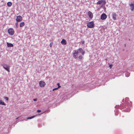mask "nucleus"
I'll list each match as a JSON object with an SVG mask.
<instances>
[{
  "mask_svg": "<svg viewBox=\"0 0 134 134\" xmlns=\"http://www.w3.org/2000/svg\"><path fill=\"white\" fill-rule=\"evenodd\" d=\"M125 104L127 106H127L125 107V108H128L132 106V103L129 100V98L126 97L125 98Z\"/></svg>",
  "mask_w": 134,
  "mask_h": 134,
  "instance_id": "f257e3e1",
  "label": "nucleus"
},
{
  "mask_svg": "<svg viewBox=\"0 0 134 134\" xmlns=\"http://www.w3.org/2000/svg\"><path fill=\"white\" fill-rule=\"evenodd\" d=\"M87 26L88 27L92 28L94 27V24L93 21H91L88 23Z\"/></svg>",
  "mask_w": 134,
  "mask_h": 134,
  "instance_id": "f03ea898",
  "label": "nucleus"
},
{
  "mask_svg": "<svg viewBox=\"0 0 134 134\" xmlns=\"http://www.w3.org/2000/svg\"><path fill=\"white\" fill-rule=\"evenodd\" d=\"M8 32L9 35H12L14 34V31L13 28H10L8 30Z\"/></svg>",
  "mask_w": 134,
  "mask_h": 134,
  "instance_id": "7ed1b4c3",
  "label": "nucleus"
},
{
  "mask_svg": "<svg viewBox=\"0 0 134 134\" xmlns=\"http://www.w3.org/2000/svg\"><path fill=\"white\" fill-rule=\"evenodd\" d=\"M107 17V15L105 13H103L101 15L100 19L102 20H104L106 19Z\"/></svg>",
  "mask_w": 134,
  "mask_h": 134,
  "instance_id": "20e7f679",
  "label": "nucleus"
},
{
  "mask_svg": "<svg viewBox=\"0 0 134 134\" xmlns=\"http://www.w3.org/2000/svg\"><path fill=\"white\" fill-rule=\"evenodd\" d=\"M40 86L41 87H44L46 85L45 82L42 81H40L39 82Z\"/></svg>",
  "mask_w": 134,
  "mask_h": 134,
  "instance_id": "39448f33",
  "label": "nucleus"
},
{
  "mask_svg": "<svg viewBox=\"0 0 134 134\" xmlns=\"http://www.w3.org/2000/svg\"><path fill=\"white\" fill-rule=\"evenodd\" d=\"M112 16L113 19L114 20H116V17L117 15L115 13H113L112 14Z\"/></svg>",
  "mask_w": 134,
  "mask_h": 134,
  "instance_id": "423d86ee",
  "label": "nucleus"
},
{
  "mask_svg": "<svg viewBox=\"0 0 134 134\" xmlns=\"http://www.w3.org/2000/svg\"><path fill=\"white\" fill-rule=\"evenodd\" d=\"M22 19V17L20 16H17L16 20L17 22H19L21 21Z\"/></svg>",
  "mask_w": 134,
  "mask_h": 134,
  "instance_id": "0eeeda50",
  "label": "nucleus"
},
{
  "mask_svg": "<svg viewBox=\"0 0 134 134\" xmlns=\"http://www.w3.org/2000/svg\"><path fill=\"white\" fill-rule=\"evenodd\" d=\"M3 67L5 69L7 70L8 71V72H10L9 66H8L7 65H5L3 66Z\"/></svg>",
  "mask_w": 134,
  "mask_h": 134,
  "instance_id": "6e6552de",
  "label": "nucleus"
},
{
  "mask_svg": "<svg viewBox=\"0 0 134 134\" xmlns=\"http://www.w3.org/2000/svg\"><path fill=\"white\" fill-rule=\"evenodd\" d=\"M105 1L103 0H101L98 1L97 3V4H100L102 3H103V4H105Z\"/></svg>",
  "mask_w": 134,
  "mask_h": 134,
  "instance_id": "1a4fd4ad",
  "label": "nucleus"
},
{
  "mask_svg": "<svg viewBox=\"0 0 134 134\" xmlns=\"http://www.w3.org/2000/svg\"><path fill=\"white\" fill-rule=\"evenodd\" d=\"M88 14L89 16V17L91 19V18H92L93 17V15L91 12L90 11H89L88 12Z\"/></svg>",
  "mask_w": 134,
  "mask_h": 134,
  "instance_id": "9d476101",
  "label": "nucleus"
},
{
  "mask_svg": "<svg viewBox=\"0 0 134 134\" xmlns=\"http://www.w3.org/2000/svg\"><path fill=\"white\" fill-rule=\"evenodd\" d=\"M129 5L131 7V10L133 11L134 9V3H131Z\"/></svg>",
  "mask_w": 134,
  "mask_h": 134,
  "instance_id": "9b49d317",
  "label": "nucleus"
},
{
  "mask_svg": "<svg viewBox=\"0 0 134 134\" xmlns=\"http://www.w3.org/2000/svg\"><path fill=\"white\" fill-rule=\"evenodd\" d=\"M61 43L63 45H66V41L64 39H63L61 42Z\"/></svg>",
  "mask_w": 134,
  "mask_h": 134,
  "instance_id": "f8f14e48",
  "label": "nucleus"
},
{
  "mask_svg": "<svg viewBox=\"0 0 134 134\" xmlns=\"http://www.w3.org/2000/svg\"><path fill=\"white\" fill-rule=\"evenodd\" d=\"M7 44L8 47H13V44L11 43L7 42Z\"/></svg>",
  "mask_w": 134,
  "mask_h": 134,
  "instance_id": "ddd939ff",
  "label": "nucleus"
},
{
  "mask_svg": "<svg viewBox=\"0 0 134 134\" xmlns=\"http://www.w3.org/2000/svg\"><path fill=\"white\" fill-rule=\"evenodd\" d=\"M25 25V23L24 22H21L20 24V27H23Z\"/></svg>",
  "mask_w": 134,
  "mask_h": 134,
  "instance_id": "4468645a",
  "label": "nucleus"
},
{
  "mask_svg": "<svg viewBox=\"0 0 134 134\" xmlns=\"http://www.w3.org/2000/svg\"><path fill=\"white\" fill-rule=\"evenodd\" d=\"M12 3L11 2H8L7 3V5L9 7L11 6L12 5Z\"/></svg>",
  "mask_w": 134,
  "mask_h": 134,
  "instance_id": "2eb2a0df",
  "label": "nucleus"
},
{
  "mask_svg": "<svg viewBox=\"0 0 134 134\" xmlns=\"http://www.w3.org/2000/svg\"><path fill=\"white\" fill-rule=\"evenodd\" d=\"M77 51H78V53H81L83 51V49L82 48H79L77 50Z\"/></svg>",
  "mask_w": 134,
  "mask_h": 134,
  "instance_id": "dca6fc26",
  "label": "nucleus"
},
{
  "mask_svg": "<svg viewBox=\"0 0 134 134\" xmlns=\"http://www.w3.org/2000/svg\"><path fill=\"white\" fill-rule=\"evenodd\" d=\"M0 104H1L3 105H5V104L4 102H3L2 101L0 100Z\"/></svg>",
  "mask_w": 134,
  "mask_h": 134,
  "instance_id": "f3484780",
  "label": "nucleus"
},
{
  "mask_svg": "<svg viewBox=\"0 0 134 134\" xmlns=\"http://www.w3.org/2000/svg\"><path fill=\"white\" fill-rule=\"evenodd\" d=\"M76 55H76L75 54V52L74 53H73V57L75 59H76L77 58V57Z\"/></svg>",
  "mask_w": 134,
  "mask_h": 134,
  "instance_id": "a211bd4d",
  "label": "nucleus"
},
{
  "mask_svg": "<svg viewBox=\"0 0 134 134\" xmlns=\"http://www.w3.org/2000/svg\"><path fill=\"white\" fill-rule=\"evenodd\" d=\"M60 87H61V86H58V87L53 89V90H52V91H54L55 90H57L58 88H60Z\"/></svg>",
  "mask_w": 134,
  "mask_h": 134,
  "instance_id": "6ab92c4d",
  "label": "nucleus"
},
{
  "mask_svg": "<svg viewBox=\"0 0 134 134\" xmlns=\"http://www.w3.org/2000/svg\"><path fill=\"white\" fill-rule=\"evenodd\" d=\"M35 116H31V117H29V118H27V119H32V118H34L35 117Z\"/></svg>",
  "mask_w": 134,
  "mask_h": 134,
  "instance_id": "aec40b11",
  "label": "nucleus"
},
{
  "mask_svg": "<svg viewBox=\"0 0 134 134\" xmlns=\"http://www.w3.org/2000/svg\"><path fill=\"white\" fill-rule=\"evenodd\" d=\"M15 25L16 27V28H18V22L15 23Z\"/></svg>",
  "mask_w": 134,
  "mask_h": 134,
  "instance_id": "412c9836",
  "label": "nucleus"
},
{
  "mask_svg": "<svg viewBox=\"0 0 134 134\" xmlns=\"http://www.w3.org/2000/svg\"><path fill=\"white\" fill-rule=\"evenodd\" d=\"M53 43L52 42L51 43H50V44H49V46L51 47H52V46H53Z\"/></svg>",
  "mask_w": 134,
  "mask_h": 134,
  "instance_id": "4be33fe9",
  "label": "nucleus"
},
{
  "mask_svg": "<svg viewBox=\"0 0 134 134\" xmlns=\"http://www.w3.org/2000/svg\"><path fill=\"white\" fill-rule=\"evenodd\" d=\"M75 54L76 55H77L78 54V53H79L78 51H77V50L75 51Z\"/></svg>",
  "mask_w": 134,
  "mask_h": 134,
  "instance_id": "5701e85b",
  "label": "nucleus"
},
{
  "mask_svg": "<svg viewBox=\"0 0 134 134\" xmlns=\"http://www.w3.org/2000/svg\"><path fill=\"white\" fill-rule=\"evenodd\" d=\"M78 58L79 59H81L82 58V56L81 55H80L79 57Z\"/></svg>",
  "mask_w": 134,
  "mask_h": 134,
  "instance_id": "b1692460",
  "label": "nucleus"
},
{
  "mask_svg": "<svg viewBox=\"0 0 134 134\" xmlns=\"http://www.w3.org/2000/svg\"><path fill=\"white\" fill-rule=\"evenodd\" d=\"M82 53V54L83 55L85 53V52L84 51H82V52H81Z\"/></svg>",
  "mask_w": 134,
  "mask_h": 134,
  "instance_id": "393cba45",
  "label": "nucleus"
},
{
  "mask_svg": "<svg viewBox=\"0 0 134 134\" xmlns=\"http://www.w3.org/2000/svg\"><path fill=\"white\" fill-rule=\"evenodd\" d=\"M4 98L7 100H8V98L7 97H5Z\"/></svg>",
  "mask_w": 134,
  "mask_h": 134,
  "instance_id": "a878e982",
  "label": "nucleus"
},
{
  "mask_svg": "<svg viewBox=\"0 0 134 134\" xmlns=\"http://www.w3.org/2000/svg\"><path fill=\"white\" fill-rule=\"evenodd\" d=\"M112 64H110L109 65V66L110 68V69H111L112 68Z\"/></svg>",
  "mask_w": 134,
  "mask_h": 134,
  "instance_id": "bb28decb",
  "label": "nucleus"
},
{
  "mask_svg": "<svg viewBox=\"0 0 134 134\" xmlns=\"http://www.w3.org/2000/svg\"><path fill=\"white\" fill-rule=\"evenodd\" d=\"M37 112L38 113H39V112H41V110H38L37 111Z\"/></svg>",
  "mask_w": 134,
  "mask_h": 134,
  "instance_id": "cd10ccee",
  "label": "nucleus"
},
{
  "mask_svg": "<svg viewBox=\"0 0 134 134\" xmlns=\"http://www.w3.org/2000/svg\"><path fill=\"white\" fill-rule=\"evenodd\" d=\"M82 44H84L85 43V41H83L82 42Z\"/></svg>",
  "mask_w": 134,
  "mask_h": 134,
  "instance_id": "c85d7f7f",
  "label": "nucleus"
},
{
  "mask_svg": "<svg viewBox=\"0 0 134 134\" xmlns=\"http://www.w3.org/2000/svg\"><path fill=\"white\" fill-rule=\"evenodd\" d=\"M33 100L34 101H36L37 100V99H33Z\"/></svg>",
  "mask_w": 134,
  "mask_h": 134,
  "instance_id": "c756f323",
  "label": "nucleus"
},
{
  "mask_svg": "<svg viewBox=\"0 0 134 134\" xmlns=\"http://www.w3.org/2000/svg\"><path fill=\"white\" fill-rule=\"evenodd\" d=\"M57 85L58 86H60L59 85V83H58L57 84Z\"/></svg>",
  "mask_w": 134,
  "mask_h": 134,
  "instance_id": "7c9ffc66",
  "label": "nucleus"
}]
</instances>
